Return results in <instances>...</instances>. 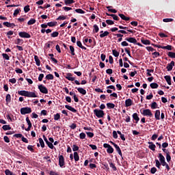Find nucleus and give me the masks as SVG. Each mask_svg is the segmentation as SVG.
Instances as JSON below:
<instances>
[{
	"label": "nucleus",
	"mask_w": 175,
	"mask_h": 175,
	"mask_svg": "<svg viewBox=\"0 0 175 175\" xmlns=\"http://www.w3.org/2000/svg\"><path fill=\"white\" fill-rule=\"evenodd\" d=\"M94 114H95L96 117H97L98 118H103V117H105V111H103V110L102 109H94Z\"/></svg>",
	"instance_id": "f257e3e1"
},
{
	"label": "nucleus",
	"mask_w": 175,
	"mask_h": 175,
	"mask_svg": "<svg viewBox=\"0 0 175 175\" xmlns=\"http://www.w3.org/2000/svg\"><path fill=\"white\" fill-rule=\"evenodd\" d=\"M30 113H32V109H31L29 107H22L21 109V114H22V116H25V114H30Z\"/></svg>",
	"instance_id": "f03ea898"
},
{
	"label": "nucleus",
	"mask_w": 175,
	"mask_h": 175,
	"mask_svg": "<svg viewBox=\"0 0 175 175\" xmlns=\"http://www.w3.org/2000/svg\"><path fill=\"white\" fill-rule=\"evenodd\" d=\"M38 90L42 94H49V90H47V88L43 85H39Z\"/></svg>",
	"instance_id": "7ed1b4c3"
},
{
	"label": "nucleus",
	"mask_w": 175,
	"mask_h": 175,
	"mask_svg": "<svg viewBox=\"0 0 175 175\" xmlns=\"http://www.w3.org/2000/svg\"><path fill=\"white\" fill-rule=\"evenodd\" d=\"M155 163H156V167H157L158 169H161V165H162V166H165L167 164L165 160L161 162H159V160L155 159Z\"/></svg>",
	"instance_id": "20e7f679"
},
{
	"label": "nucleus",
	"mask_w": 175,
	"mask_h": 175,
	"mask_svg": "<svg viewBox=\"0 0 175 175\" xmlns=\"http://www.w3.org/2000/svg\"><path fill=\"white\" fill-rule=\"evenodd\" d=\"M59 165L61 167H64V166H65V158H64L63 155L59 156Z\"/></svg>",
	"instance_id": "39448f33"
},
{
	"label": "nucleus",
	"mask_w": 175,
	"mask_h": 175,
	"mask_svg": "<svg viewBox=\"0 0 175 175\" xmlns=\"http://www.w3.org/2000/svg\"><path fill=\"white\" fill-rule=\"evenodd\" d=\"M18 35L21 38H26L27 39H29V38H31V34L25 31H21L18 33Z\"/></svg>",
	"instance_id": "423d86ee"
},
{
	"label": "nucleus",
	"mask_w": 175,
	"mask_h": 175,
	"mask_svg": "<svg viewBox=\"0 0 175 175\" xmlns=\"http://www.w3.org/2000/svg\"><path fill=\"white\" fill-rule=\"evenodd\" d=\"M142 114L143 116H148V117H152L153 116L152 112H151V109H144Z\"/></svg>",
	"instance_id": "0eeeda50"
},
{
	"label": "nucleus",
	"mask_w": 175,
	"mask_h": 175,
	"mask_svg": "<svg viewBox=\"0 0 175 175\" xmlns=\"http://www.w3.org/2000/svg\"><path fill=\"white\" fill-rule=\"evenodd\" d=\"M26 122H27L28 127L25 129V131H27V132H29V131H31V128H32V123L28 117L26 118Z\"/></svg>",
	"instance_id": "6e6552de"
},
{
	"label": "nucleus",
	"mask_w": 175,
	"mask_h": 175,
	"mask_svg": "<svg viewBox=\"0 0 175 175\" xmlns=\"http://www.w3.org/2000/svg\"><path fill=\"white\" fill-rule=\"evenodd\" d=\"M125 40H126V42H129V43H133L134 44H136V43H137V40L133 37L126 38Z\"/></svg>",
	"instance_id": "1a4fd4ad"
},
{
	"label": "nucleus",
	"mask_w": 175,
	"mask_h": 175,
	"mask_svg": "<svg viewBox=\"0 0 175 175\" xmlns=\"http://www.w3.org/2000/svg\"><path fill=\"white\" fill-rule=\"evenodd\" d=\"M175 62L174 61H172L170 64L167 65L166 69L167 70L168 72H170L171 70H173V66H174Z\"/></svg>",
	"instance_id": "9d476101"
},
{
	"label": "nucleus",
	"mask_w": 175,
	"mask_h": 175,
	"mask_svg": "<svg viewBox=\"0 0 175 175\" xmlns=\"http://www.w3.org/2000/svg\"><path fill=\"white\" fill-rule=\"evenodd\" d=\"M133 105V101L131 98H128L125 100V107H129Z\"/></svg>",
	"instance_id": "9b49d317"
},
{
	"label": "nucleus",
	"mask_w": 175,
	"mask_h": 175,
	"mask_svg": "<svg viewBox=\"0 0 175 175\" xmlns=\"http://www.w3.org/2000/svg\"><path fill=\"white\" fill-rule=\"evenodd\" d=\"M76 90H77L79 94H81L82 95H86L87 94V90L83 88H75Z\"/></svg>",
	"instance_id": "f8f14e48"
},
{
	"label": "nucleus",
	"mask_w": 175,
	"mask_h": 175,
	"mask_svg": "<svg viewBox=\"0 0 175 175\" xmlns=\"http://www.w3.org/2000/svg\"><path fill=\"white\" fill-rule=\"evenodd\" d=\"M107 94H111V92H113V90L116 91V87L113 85L107 86Z\"/></svg>",
	"instance_id": "ddd939ff"
},
{
	"label": "nucleus",
	"mask_w": 175,
	"mask_h": 175,
	"mask_svg": "<svg viewBox=\"0 0 175 175\" xmlns=\"http://www.w3.org/2000/svg\"><path fill=\"white\" fill-rule=\"evenodd\" d=\"M3 25H5L8 28H14V27H16V25L14 23H11L9 22H4L3 23Z\"/></svg>",
	"instance_id": "4468645a"
},
{
	"label": "nucleus",
	"mask_w": 175,
	"mask_h": 175,
	"mask_svg": "<svg viewBox=\"0 0 175 175\" xmlns=\"http://www.w3.org/2000/svg\"><path fill=\"white\" fill-rule=\"evenodd\" d=\"M148 144H149L148 148H150V150H152V151H155V148H157V146L154 144V142H148Z\"/></svg>",
	"instance_id": "2eb2a0df"
},
{
	"label": "nucleus",
	"mask_w": 175,
	"mask_h": 175,
	"mask_svg": "<svg viewBox=\"0 0 175 175\" xmlns=\"http://www.w3.org/2000/svg\"><path fill=\"white\" fill-rule=\"evenodd\" d=\"M158 49H163V50H169L170 51H172V45H167V46H158Z\"/></svg>",
	"instance_id": "dca6fc26"
},
{
	"label": "nucleus",
	"mask_w": 175,
	"mask_h": 175,
	"mask_svg": "<svg viewBox=\"0 0 175 175\" xmlns=\"http://www.w3.org/2000/svg\"><path fill=\"white\" fill-rule=\"evenodd\" d=\"M165 81L167 83L168 85H172V77L170 75H166L164 77Z\"/></svg>",
	"instance_id": "f3484780"
},
{
	"label": "nucleus",
	"mask_w": 175,
	"mask_h": 175,
	"mask_svg": "<svg viewBox=\"0 0 175 175\" xmlns=\"http://www.w3.org/2000/svg\"><path fill=\"white\" fill-rule=\"evenodd\" d=\"M27 98H38V96H36V94L33 92L27 91Z\"/></svg>",
	"instance_id": "a211bd4d"
},
{
	"label": "nucleus",
	"mask_w": 175,
	"mask_h": 175,
	"mask_svg": "<svg viewBox=\"0 0 175 175\" xmlns=\"http://www.w3.org/2000/svg\"><path fill=\"white\" fill-rule=\"evenodd\" d=\"M154 118L157 120H161V111L159 109L155 111Z\"/></svg>",
	"instance_id": "6ab92c4d"
},
{
	"label": "nucleus",
	"mask_w": 175,
	"mask_h": 175,
	"mask_svg": "<svg viewBox=\"0 0 175 175\" xmlns=\"http://www.w3.org/2000/svg\"><path fill=\"white\" fill-rule=\"evenodd\" d=\"M133 119L135 120V124H137V122L140 121V118H139V115L137 114V113H134L133 114Z\"/></svg>",
	"instance_id": "aec40b11"
},
{
	"label": "nucleus",
	"mask_w": 175,
	"mask_h": 175,
	"mask_svg": "<svg viewBox=\"0 0 175 175\" xmlns=\"http://www.w3.org/2000/svg\"><path fill=\"white\" fill-rule=\"evenodd\" d=\"M66 109H67L68 110H70V111H72V113H77V111L76 110V109H75L74 107H72L70 105H65Z\"/></svg>",
	"instance_id": "412c9836"
},
{
	"label": "nucleus",
	"mask_w": 175,
	"mask_h": 175,
	"mask_svg": "<svg viewBox=\"0 0 175 175\" xmlns=\"http://www.w3.org/2000/svg\"><path fill=\"white\" fill-rule=\"evenodd\" d=\"M66 79H67V80H69V81H75V77H72V73H67L66 74Z\"/></svg>",
	"instance_id": "4be33fe9"
},
{
	"label": "nucleus",
	"mask_w": 175,
	"mask_h": 175,
	"mask_svg": "<svg viewBox=\"0 0 175 175\" xmlns=\"http://www.w3.org/2000/svg\"><path fill=\"white\" fill-rule=\"evenodd\" d=\"M18 95H21V96H26L27 97V94H28V91H26V90L18 91Z\"/></svg>",
	"instance_id": "5701e85b"
},
{
	"label": "nucleus",
	"mask_w": 175,
	"mask_h": 175,
	"mask_svg": "<svg viewBox=\"0 0 175 175\" xmlns=\"http://www.w3.org/2000/svg\"><path fill=\"white\" fill-rule=\"evenodd\" d=\"M115 148L118 154H119V155L121 157L122 159H124V157H122V152L121 151V148H120V146H118V145Z\"/></svg>",
	"instance_id": "b1692460"
},
{
	"label": "nucleus",
	"mask_w": 175,
	"mask_h": 175,
	"mask_svg": "<svg viewBox=\"0 0 175 175\" xmlns=\"http://www.w3.org/2000/svg\"><path fill=\"white\" fill-rule=\"evenodd\" d=\"M120 29H126L127 32H131V33H133L135 32V31L132 30V29H129V27H124V26H119Z\"/></svg>",
	"instance_id": "393cba45"
},
{
	"label": "nucleus",
	"mask_w": 175,
	"mask_h": 175,
	"mask_svg": "<svg viewBox=\"0 0 175 175\" xmlns=\"http://www.w3.org/2000/svg\"><path fill=\"white\" fill-rule=\"evenodd\" d=\"M77 46H78V47L82 49L83 50H87V47L83 46V44H81V41H77Z\"/></svg>",
	"instance_id": "a878e982"
},
{
	"label": "nucleus",
	"mask_w": 175,
	"mask_h": 175,
	"mask_svg": "<svg viewBox=\"0 0 175 175\" xmlns=\"http://www.w3.org/2000/svg\"><path fill=\"white\" fill-rule=\"evenodd\" d=\"M93 28V33H98L99 32V27L97 25H94Z\"/></svg>",
	"instance_id": "bb28decb"
},
{
	"label": "nucleus",
	"mask_w": 175,
	"mask_h": 175,
	"mask_svg": "<svg viewBox=\"0 0 175 175\" xmlns=\"http://www.w3.org/2000/svg\"><path fill=\"white\" fill-rule=\"evenodd\" d=\"M64 3L67 6H70L72 3H75V0H64Z\"/></svg>",
	"instance_id": "cd10ccee"
},
{
	"label": "nucleus",
	"mask_w": 175,
	"mask_h": 175,
	"mask_svg": "<svg viewBox=\"0 0 175 175\" xmlns=\"http://www.w3.org/2000/svg\"><path fill=\"white\" fill-rule=\"evenodd\" d=\"M34 59L36 62V65H37V66H40V60L39 59V57H38V55H35Z\"/></svg>",
	"instance_id": "c85d7f7f"
},
{
	"label": "nucleus",
	"mask_w": 175,
	"mask_h": 175,
	"mask_svg": "<svg viewBox=\"0 0 175 175\" xmlns=\"http://www.w3.org/2000/svg\"><path fill=\"white\" fill-rule=\"evenodd\" d=\"M74 159L75 162H78L80 160V157L79 156V153L77 152H74Z\"/></svg>",
	"instance_id": "c756f323"
},
{
	"label": "nucleus",
	"mask_w": 175,
	"mask_h": 175,
	"mask_svg": "<svg viewBox=\"0 0 175 175\" xmlns=\"http://www.w3.org/2000/svg\"><path fill=\"white\" fill-rule=\"evenodd\" d=\"M5 102L6 103H10V102H12V96H10V94H7L5 96Z\"/></svg>",
	"instance_id": "7c9ffc66"
},
{
	"label": "nucleus",
	"mask_w": 175,
	"mask_h": 175,
	"mask_svg": "<svg viewBox=\"0 0 175 175\" xmlns=\"http://www.w3.org/2000/svg\"><path fill=\"white\" fill-rule=\"evenodd\" d=\"M107 109H114L116 107V105L113 103H107Z\"/></svg>",
	"instance_id": "2f4dec72"
},
{
	"label": "nucleus",
	"mask_w": 175,
	"mask_h": 175,
	"mask_svg": "<svg viewBox=\"0 0 175 175\" xmlns=\"http://www.w3.org/2000/svg\"><path fill=\"white\" fill-rule=\"evenodd\" d=\"M158 158L159 159L160 163L165 161V157L163 156V154H162V153H159Z\"/></svg>",
	"instance_id": "473e14b6"
},
{
	"label": "nucleus",
	"mask_w": 175,
	"mask_h": 175,
	"mask_svg": "<svg viewBox=\"0 0 175 175\" xmlns=\"http://www.w3.org/2000/svg\"><path fill=\"white\" fill-rule=\"evenodd\" d=\"M75 83L77 84V85H80V84H81L82 85H84L87 83V81L82 80L81 83H80V82L79 81L75 80Z\"/></svg>",
	"instance_id": "72a5a7b5"
},
{
	"label": "nucleus",
	"mask_w": 175,
	"mask_h": 175,
	"mask_svg": "<svg viewBox=\"0 0 175 175\" xmlns=\"http://www.w3.org/2000/svg\"><path fill=\"white\" fill-rule=\"evenodd\" d=\"M46 80H54V75L49 74L45 77Z\"/></svg>",
	"instance_id": "f704fd0d"
},
{
	"label": "nucleus",
	"mask_w": 175,
	"mask_h": 175,
	"mask_svg": "<svg viewBox=\"0 0 175 175\" xmlns=\"http://www.w3.org/2000/svg\"><path fill=\"white\" fill-rule=\"evenodd\" d=\"M2 129H3V131H10L12 127H10V125L5 124L2 126Z\"/></svg>",
	"instance_id": "c9c22d12"
},
{
	"label": "nucleus",
	"mask_w": 175,
	"mask_h": 175,
	"mask_svg": "<svg viewBox=\"0 0 175 175\" xmlns=\"http://www.w3.org/2000/svg\"><path fill=\"white\" fill-rule=\"evenodd\" d=\"M107 154H113V152H114V149L111 146L107 149Z\"/></svg>",
	"instance_id": "e433bc0d"
},
{
	"label": "nucleus",
	"mask_w": 175,
	"mask_h": 175,
	"mask_svg": "<svg viewBox=\"0 0 175 175\" xmlns=\"http://www.w3.org/2000/svg\"><path fill=\"white\" fill-rule=\"evenodd\" d=\"M35 23H36V20L33 19V18H31L28 22H27V25H33V24H35Z\"/></svg>",
	"instance_id": "4c0bfd02"
},
{
	"label": "nucleus",
	"mask_w": 175,
	"mask_h": 175,
	"mask_svg": "<svg viewBox=\"0 0 175 175\" xmlns=\"http://www.w3.org/2000/svg\"><path fill=\"white\" fill-rule=\"evenodd\" d=\"M150 86L152 89H156L158 88V87H159V85H158V83H150Z\"/></svg>",
	"instance_id": "58836bf2"
},
{
	"label": "nucleus",
	"mask_w": 175,
	"mask_h": 175,
	"mask_svg": "<svg viewBox=\"0 0 175 175\" xmlns=\"http://www.w3.org/2000/svg\"><path fill=\"white\" fill-rule=\"evenodd\" d=\"M109 33H109V31H104V33L100 34V38H105V36H109Z\"/></svg>",
	"instance_id": "ea45409f"
},
{
	"label": "nucleus",
	"mask_w": 175,
	"mask_h": 175,
	"mask_svg": "<svg viewBox=\"0 0 175 175\" xmlns=\"http://www.w3.org/2000/svg\"><path fill=\"white\" fill-rule=\"evenodd\" d=\"M117 133H118V135H120V139H122L123 140V142H125V135L122 134L121 131H118Z\"/></svg>",
	"instance_id": "a19ab883"
},
{
	"label": "nucleus",
	"mask_w": 175,
	"mask_h": 175,
	"mask_svg": "<svg viewBox=\"0 0 175 175\" xmlns=\"http://www.w3.org/2000/svg\"><path fill=\"white\" fill-rule=\"evenodd\" d=\"M76 13H79V14H85V11L83 10L82 9L78 8L75 10Z\"/></svg>",
	"instance_id": "79ce46f5"
},
{
	"label": "nucleus",
	"mask_w": 175,
	"mask_h": 175,
	"mask_svg": "<svg viewBox=\"0 0 175 175\" xmlns=\"http://www.w3.org/2000/svg\"><path fill=\"white\" fill-rule=\"evenodd\" d=\"M70 51L71 55H76V53H75V47L72 45L70 46Z\"/></svg>",
	"instance_id": "37998d69"
},
{
	"label": "nucleus",
	"mask_w": 175,
	"mask_h": 175,
	"mask_svg": "<svg viewBox=\"0 0 175 175\" xmlns=\"http://www.w3.org/2000/svg\"><path fill=\"white\" fill-rule=\"evenodd\" d=\"M111 8H113L112 6H107V9H108V12H111V13H117V11L116 9H110Z\"/></svg>",
	"instance_id": "c03bdc74"
},
{
	"label": "nucleus",
	"mask_w": 175,
	"mask_h": 175,
	"mask_svg": "<svg viewBox=\"0 0 175 175\" xmlns=\"http://www.w3.org/2000/svg\"><path fill=\"white\" fill-rule=\"evenodd\" d=\"M141 42L142 43H143V44H151V41H150L149 40H142Z\"/></svg>",
	"instance_id": "a18cd8bd"
},
{
	"label": "nucleus",
	"mask_w": 175,
	"mask_h": 175,
	"mask_svg": "<svg viewBox=\"0 0 175 175\" xmlns=\"http://www.w3.org/2000/svg\"><path fill=\"white\" fill-rule=\"evenodd\" d=\"M112 54L114 57H118L120 55V52L117 51V50H112Z\"/></svg>",
	"instance_id": "49530a36"
},
{
	"label": "nucleus",
	"mask_w": 175,
	"mask_h": 175,
	"mask_svg": "<svg viewBox=\"0 0 175 175\" xmlns=\"http://www.w3.org/2000/svg\"><path fill=\"white\" fill-rule=\"evenodd\" d=\"M61 119V115L59 113H56L54 115V120L55 121H58V120Z\"/></svg>",
	"instance_id": "de8ad7c7"
},
{
	"label": "nucleus",
	"mask_w": 175,
	"mask_h": 175,
	"mask_svg": "<svg viewBox=\"0 0 175 175\" xmlns=\"http://www.w3.org/2000/svg\"><path fill=\"white\" fill-rule=\"evenodd\" d=\"M2 57L4 59H6L7 61H9V59H10V57H9V55L6 53H2Z\"/></svg>",
	"instance_id": "09e8293b"
},
{
	"label": "nucleus",
	"mask_w": 175,
	"mask_h": 175,
	"mask_svg": "<svg viewBox=\"0 0 175 175\" xmlns=\"http://www.w3.org/2000/svg\"><path fill=\"white\" fill-rule=\"evenodd\" d=\"M59 35V33L58 31H54L51 34V38H57V36Z\"/></svg>",
	"instance_id": "8fccbe9b"
},
{
	"label": "nucleus",
	"mask_w": 175,
	"mask_h": 175,
	"mask_svg": "<svg viewBox=\"0 0 175 175\" xmlns=\"http://www.w3.org/2000/svg\"><path fill=\"white\" fill-rule=\"evenodd\" d=\"M111 17H112L113 18V20H115L116 21H120V18L118 17V16H117L114 14H111Z\"/></svg>",
	"instance_id": "3c124183"
},
{
	"label": "nucleus",
	"mask_w": 175,
	"mask_h": 175,
	"mask_svg": "<svg viewBox=\"0 0 175 175\" xmlns=\"http://www.w3.org/2000/svg\"><path fill=\"white\" fill-rule=\"evenodd\" d=\"M20 12H21V8H17L16 10H15L14 12V17H17V14H18Z\"/></svg>",
	"instance_id": "603ef678"
},
{
	"label": "nucleus",
	"mask_w": 175,
	"mask_h": 175,
	"mask_svg": "<svg viewBox=\"0 0 175 175\" xmlns=\"http://www.w3.org/2000/svg\"><path fill=\"white\" fill-rule=\"evenodd\" d=\"M38 140L42 148H44V141H43V139L39 138Z\"/></svg>",
	"instance_id": "864d4df0"
},
{
	"label": "nucleus",
	"mask_w": 175,
	"mask_h": 175,
	"mask_svg": "<svg viewBox=\"0 0 175 175\" xmlns=\"http://www.w3.org/2000/svg\"><path fill=\"white\" fill-rule=\"evenodd\" d=\"M85 133H86L87 136H88V137H90V139H92V137H94V133L87 132V131H86Z\"/></svg>",
	"instance_id": "5fc2aeb1"
},
{
	"label": "nucleus",
	"mask_w": 175,
	"mask_h": 175,
	"mask_svg": "<svg viewBox=\"0 0 175 175\" xmlns=\"http://www.w3.org/2000/svg\"><path fill=\"white\" fill-rule=\"evenodd\" d=\"M27 150H29V151H31V152H35V149H33V146L32 145H28Z\"/></svg>",
	"instance_id": "6e6d98bb"
},
{
	"label": "nucleus",
	"mask_w": 175,
	"mask_h": 175,
	"mask_svg": "<svg viewBox=\"0 0 175 175\" xmlns=\"http://www.w3.org/2000/svg\"><path fill=\"white\" fill-rule=\"evenodd\" d=\"M163 23H172V21H174V19L170 18H164L163 19Z\"/></svg>",
	"instance_id": "4d7b16f0"
},
{
	"label": "nucleus",
	"mask_w": 175,
	"mask_h": 175,
	"mask_svg": "<svg viewBox=\"0 0 175 175\" xmlns=\"http://www.w3.org/2000/svg\"><path fill=\"white\" fill-rule=\"evenodd\" d=\"M167 55H168V57H170V58H175V53L174 52H168Z\"/></svg>",
	"instance_id": "13d9d810"
},
{
	"label": "nucleus",
	"mask_w": 175,
	"mask_h": 175,
	"mask_svg": "<svg viewBox=\"0 0 175 175\" xmlns=\"http://www.w3.org/2000/svg\"><path fill=\"white\" fill-rule=\"evenodd\" d=\"M23 43H24V40H23V39L17 38L16 44L21 45Z\"/></svg>",
	"instance_id": "bf43d9fd"
},
{
	"label": "nucleus",
	"mask_w": 175,
	"mask_h": 175,
	"mask_svg": "<svg viewBox=\"0 0 175 175\" xmlns=\"http://www.w3.org/2000/svg\"><path fill=\"white\" fill-rule=\"evenodd\" d=\"M157 107H158V104L157 103V102L152 103L151 109H157Z\"/></svg>",
	"instance_id": "052dcab7"
},
{
	"label": "nucleus",
	"mask_w": 175,
	"mask_h": 175,
	"mask_svg": "<svg viewBox=\"0 0 175 175\" xmlns=\"http://www.w3.org/2000/svg\"><path fill=\"white\" fill-rule=\"evenodd\" d=\"M57 25V22H49L48 27H55Z\"/></svg>",
	"instance_id": "680f3d73"
},
{
	"label": "nucleus",
	"mask_w": 175,
	"mask_h": 175,
	"mask_svg": "<svg viewBox=\"0 0 175 175\" xmlns=\"http://www.w3.org/2000/svg\"><path fill=\"white\" fill-rule=\"evenodd\" d=\"M109 166L113 169V170H114V172L117 170V167H116V165H114V163H109Z\"/></svg>",
	"instance_id": "e2e57ef3"
},
{
	"label": "nucleus",
	"mask_w": 175,
	"mask_h": 175,
	"mask_svg": "<svg viewBox=\"0 0 175 175\" xmlns=\"http://www.w3.org/2000/svg\"><path fill=\"white\" fill-rule=\"evenodd\" d=\"M29 10H31V9L29 8V5H27L24 7V12H25V13H28V12H29Z\"/></svg>",
	"instance_id": "0e129e2a"
},
{
	"label": "nucleus",
	"mask_w": 175,
	"mask_h": 175,
	"mask_svg": "<svg viewBox=\"0 0 175 175\" xmlns=\"http://www.w3.org/2000/svg\"><path fill=\"white\" fill-rule=\"evenodd\" d=\"M57 21H61V20H66V16H59L57 18H56Z\"/></svg>",
	"instance_id": "69168bd1"
},
{
	"label": "nucleus",
	"mask_w": 175,
	"mask_h": 175,
	"mask_svg": "<svg viewBox=\"0 0 175 175\" xmlns=\"http://www.w3.org/2000/svg\"><path fill=\"white\" fill-rule=\"evenodd\" d=\"M5 175H14V174L12 172H10V170H5Z\"/></svg>",
	"instance_id": "338daca9"
},
{
	"label": "nucleus",
	"mask_w": 175,
	"mask_h": 175,
	"mask_svg": "<svg viewBox=\"0 0 175 175\" xmlns=\"http://www.w3.org/2000/svg\"><path fill=\"white\" fill-rule=\"evenodd\" d=\"M79 137H80V139H85V134L84 133H81L79 134Z\"/></svg>",
	"instance_id": "774afa93"
}]
</instances>
